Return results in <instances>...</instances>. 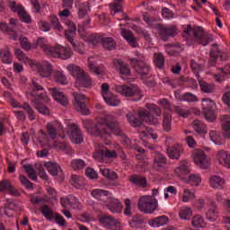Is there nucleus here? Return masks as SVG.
<instances>
[{
  "mask_svg": "<svg viewBox=\"0 0 230 230\" xmlns=\"http://www.w3.org/2000/svg\"><path fill=\"white\" fill-rule=\"evenodd\" d=\"M44 88L40 85V81L37 78L31 80L30 95L34 97L31 101L35 103V109L43 115L50 114V111L43 103L49 102L50 98L46 93H42Z\"/></svg>",
  "mask_w": 230,
  "mask_h": 230,
  "instance_id": "f257e3e1",
  "label": "nucleus"
},
{
  "mask_svg": "<svg viewBox=\"0 0 230 230\" xmlns=\"http://www.w3.org/2000/svg\"><path fill=\"white\" fill-rule=\"evenodd\" d=\"M118 120L115 116L108 115L101 119L91 129V135L107 140L111 137V133L118 127Z\"/></svg>",
  "mask_w": 230,
  "mask_h": 230,
  "instance_id": "f03ea898",
  "label": "nucleus"
},
{
  "mask_svg": "<svg viewBox=\"0 0 230 230\" xmlns=\"http://www.w3.org/2000/svg\"><path fill=\"white\" fill-rule=\"evenodd\" d=\"M126 118L128 119L130 125L134 128L140 127L142 122L155 126L159 124V119L155 116H151L150 112L146 110H141L138 112L135 111H128V113L126 114Z\"/></svg>",
  "mask_w": 230,
  "mask_h": 230,
  "instance_id": "7ed1b4c3",
  "label": "nucleus"
},
{
  "mask_svg": "<svg viewBox=\"0 0 230 230\" xmlns=\"http://www.w3.org/2000/svg\"><path fill=\"white\" fill-rule=\"evenodd\" d=\"M184 33L185 36L193 34L195 40L201 46H207L209 41H213V35L206 33L202 27L192 28L191 25H188Z\"/></svg>",
  "mask_w": 230,
  "mask_h": 230,
  "instance_id": "20e7f679",
  "label": "nucleus"
},
{
  "mask_svg": "<svg viewBox=\"0 0 230 230\" xmlns=\"http://www.w3.org/2000/svg\"><path fill=\"white\" fill-rule=\"evenodd\" d=\"M66 132L70 138V141L75 145H80L84 142V137L82 130H80L77 124H75L72 120L66 119Z\"/></svg>",
  "mask_w": 230,
  "mask_h": 230,
  "instance_id": "39448f33",
  "label": "nucleus"
},
{
  "mask_svg": "<svg viewBox=\"0 0 230 230\" xmlns=\"http://www.w3.org/2000/svg\"><path fill=\"white\" fill-rule=\"evenodd\" d=\"M135 55L138 58H130L129 64L134 67L137 73H138L142 77L147 75L150 71V65L140 58V54L138 51L135 52Z\"/></svg>",
  "mask_w": 230,
  "mask_h": 230,
  "instance_id": "423d86ee",
  "label": "nucleus"
},
{
  "mask_svg": "<svg viewBox=\"0 0 230 230\" xmlns=\"http://www.w3.org/2000/svg\"><path fill=\"white\" fill-rule=\"evenodd\" d=\"M114 90L116 93L119 94L128 98V97H133V96H139L138 99L135 101H140L142 100V93L140 92V89L138 88L137 85L135 84H119L115 85Z\"/></svg>",
  "mask_w": 230,
  "mask_h": 230,
  "instance_id": "0eeeda50",
  "label": "nucleus"
},
{
  "mask_svg": "<svg viewBox=\"0 0 230 230\" xmlns=\"http://www.w3.org/2000/svg\"><path fill=\"white\" fill-rule=\"evenodd\" d=\"M30 66L32 72L37 73L42 78H49L52 74V66L48 61H31Z\"/></svg>",
  "mask_w": 230,
  "mask_h": 230,
  "instance_id": "6e6552de",
  "label": "nucleus"
},
{
  "mask_svg": "<svg viewBox=\"0 0 230 230\" xmlns=\"http://www.w3.org/2000/svg\"><path fill=\"white\" fill-rule=\"evenodd\" d=\"M157 208V201L152 196H142L138 201V209L142 213L152 214Z\"/></svg>",
  "mask_w": 230,
  "mask_h": 230,
  "instance_id": "1a4fd4ad",
  "label": "nucleus"
},
{
  "mask_svg": "<svg viewBox=\"0 0 230 230\" xmlns=\"http://www.w3.org/2000/svg\"><path fill=\"white\" fill-rule=\"evenodd\" d=\"M202 111H204L205 119L209 122H214L217 118L216 102L210 98L201 99Z\"/></svg>",
  "mask_w": 230,
  "mask_h": 230,
  "instance_id": "9d476101",
  "label": "nucleus"
},
{
  "mask_svg": "<svg viewBox=\"0 0 230 230\" xmlns=\"http://www.w3.org/2000/svg\"><path fill=\"white\" fill-rule=\"evenodd\" d=\"M47 55L54 58L67 60L72 58L73 51L69 47L58 45L57 47H52V49H50Z\"/></svg>",
  "mask_w": 230,
  "mask_h": 230,
  "instance_id": "9b49d317",
  "label": "nucleus"
},
{
  "mask_svg": "<svg viewBox=\"0 0 230 230\" xmlns=\"http://www.w3.org/2000/svg\"><path fill=\"white\" fill-rule=\"evenodd\" d=\"M73 96L75 99L74 106H75V110L78 111V112L81 113L82 115L90 114V111L87 108V104H85L87 96L83 93H76V92H75L73 93Z\"/></svg>",
  "mask_w": 230,
  "mask_h": 230,
  "instance_id": "f8f14e48",
  "label": "nucleus"
},
{
  "mask_svg": "<svg viewBox=\"0 0 230 230\" xmlns=\"http://www.w3.org/2000/svg\"><path fill=\"white\" fill-rule=\"evenodd\" d=\"M4 96L7 98L8 102L11 103V105L13 108H19L26 111L27 114H29V119L30 120H34L35 119V114L33 109L30 106L28 102H24L23 105H21L15 99L12 97V94L9 93L8 92H5L4 93Z\"/></svg>",
  "mask_w": 230,
  "mask_h": 230,
  "instance_id": "ddd939ff",
  "label": "nucleus"
},
{
  "mask_svg": "<svg viewBox=\"0 0 230 230\" xmlns=\"http://www.w3.org/2000/svg\"><path fill=\"white\" fill-rule=\"evenodd\" d=\"M193 159H194V164L199 166L200 169H204V170H208L209 165H210V162L208 158V156L206 155V154L199 149H196L193 152Z\"/></svg>",
  "mask_w": 230,
  "mask_h": 230,
  "instance_id": "4468645a",
  "label": "nucleus"
},
{
  "mask_svg": "<svg viewBox=\"0 0 230 230\" xmlns=\"http://www.w3.org/2000/svg\"><path fill=\"white\" fill-rule=\"evenodd\" d=\"M99 222L106 228L112 230H120V222H119L115 217L111 216H102L99 218Z\"/></svg>",
  "mask_w": 230,
  "mask_h": 230,
  "instance_id": "2eb2a0df",
  "label": "nucleus"
},
{
  "mask_svg": "<svg viewBox=\"0 0 230 230\" xmlns=\"http://www.w3.org/2000/svg\"><path fill=\"white\" fill-rule=\"evenodd\" d=\"M64 127L58 120H54L47 124V133L52 140H55L58 132H63Z\"/></svg>",
  "mask_w": 230,
  "mask_h": 230,
  "instance_id": "dca6fc26",
  "label": "nucleus"
},
{
  "mask_svg": "<svg viewBox=\"0 0 230 230\" xmlns=\"http://www.w3.org/2000/svg\"><path fill=\"white\" fill-rule=\"evenodd\" d=\"M206 220L209 221L210 223H216L219 219V210L218 205L215 201L210 202L208 204V210L206 212Z\"/></svg>",
  "mask_w": 230,
  "mask_h": 230,
  "instance_id": "f3484780",
  "label": "nucleus"
},
{
  "mask_svg": "<svg viewBox=\"0 0 230 230\" xmlns=\"http://www.w3.org/2000/svg\"><path fill=\"white\" fill-rule=\"evenodd\" d=\"M108 157V158H116L117 157V153L115 150H108L104 147L97 150L95 153L93 154V158L99 163L103 162V160Z\"/></svg>",
  "mask_w": 230,
  "mask_h": 230,
  "instance_id": "a211bd4d",
  "label": "nucleus"
},
{
  "mask_svg": "<svg viewBox=\"0 0 230 230\" xmlns=\"http://www.w3.org/2000/svg\"><path fill=\"white\" fill-rule=\"evenodd\" d=\"M60 204H62L65 208H71L76 210H82L83 208V204L80 203L79 199L74 196L62 198V199H60Z\"/></svg>",
  "mask_w": 230,
  "mask_h": 230,
  "instance_id": "6ab92c4d",
  "label": "nucleus"
},
{
  "mask_svg": "<svg viewBox=\"0 0 230 230\" xmlns=\"http://www.w3.org/2000/svg\"><path fill=\"white\" fill-rule=\"evenodd\" d=\"M49 92L51 93L54 100L57 101L58 103L63 105L64 107H66L68 105V97L65 93H63L60 89L49 88Z\"/></svg>",
  "mask_w": 230,
  "mask_h": 230,
  "instance_id": "aec40b11",
  "label": "nucleus"
},
{
  "mask_svg": "<svg viewBox=\"0 0 230 230\" xmlns=\"http://www.w3.org/2000/svg\"><path fill=\"white\" fill-rule=\"evenodd\" d=\"M81 38L83 40H84L88 44L92 46H97L102 43L105 37L101 36L99 34L94 35V34L84 33V34H81Z\"/></svg>",
  "mask_w": 230,
  "mask_h": 230,
  "instance_id": "412c9836",
  "label": "nucleus"
},
{
  "mask_svg": "<svg viewBox=\"0 0 230 230\" xmlns=\"http://www.w3.org/2000/svg\"><path fill=\"white\" fill-rule=\"evenodd\" d=\"M218 164L223 165L225 168L230 170V153L225 150L218 151L216 155Z\"/></svg>",
  "mask_w": 230,
  "mask_h": 230,
  "instance_id": "4be33fe9",
  "label": "nucleus"
},
{
  "mask_svg": "<svg viewBox=\"0 0 230 230\" xmlns=\"http://www.w3.org/2000/svg\"><path fill=\"white\" fill-rule=\"evenodd\" d=\"M112 64L114 65L115 68L119 70V74L125 76L131 75V70L129 69V66L121 59L114 58Z\"/></svg>",
  "mask_w": 230,
  "mask_h": 230,
  "instance_id": "5701e85b",
  "label": "nucleus"
},
{
  "mask_svg": "<svg viewBox=\"0 0 230 230\" xmlns=\"http://www.w3.org/2000/svg\"><path fill=\"white\" fill-rule=\"evenodd\" d=\"M183 153V147L181 145H174L167 147V155L169 158L172 160H178Z\"/></svg>",
  "mask_w": 230,
  "mask_h": 230,
  "instance_id": "b1692460",
  "label": "nucleus"
},
{
  "mask_svg": "<svg viewBox=\"0 0 230 230\" xmlns=\"http://www.w3.org/2000/svg\"><path fill=\"white\" fill-rule=\"evenodd\" d=\"M177 33V28L173 25L164 27L160 31V36L164 41H166L168 37H175Z\"/></svg>",
  "mask_w": 230,
  "mask_h": 230,
  "instance_id": "393cba45",
  "label": "nucleus"
},
{
  "mask_svg": "<svg viewBox=\"0 0 230 230\" xmlns=\"http://www.w3.org/2000/svg\"><path fill=\"white\" fill-rule=\"evenodd\" d=\"M92 85L93 80L86 73L75 77V87H91Z\"/></svg>",
  "mask_w": 230,
  "mask_h": 230,
  "instance_id": "a878e982",
  "label": "nucleus"
},
{
  "mask_svg": "<svg viewBox=\"0 0 230 230\" xmlns=\"http://www.w3.org/2000/svg\"><path fill=\"white\" fill-rule=\"evenodd\" d=\"M120 35H122L124 40L128 42L131 48H137V38L133 36L131 31L127 29H121Z\"/></svg>",
  "mask_w": 230,
  "mask_h": 230,
  "instance_id": "bb28decb",
  "label": "nucleus"
},
{
  "mask_svg": "<svg viewBox=\"0 0 230 230\" xmlns=\"http://www.w3.org/2000/svg\"><path fill=\"white\" fill-rule=\"evenodd\" d=\"M221 126L224 137L230 139V116H221Z\"/></svg>",
  "mask_w": 230,
  "mask_h": 230,
  "instance_id": "cd10ccee",
  "label": "nucleus"
},
{
  "mask_svg": "<svg viewBox=\"0 0 230 230\" xmlns=\"http://www.w3.org/2000/svg\"><path fill=\"white\" fill-rule=\"evenodd\" d=\"M169 220L167 216H158L155 219L149 221V225L153 228H159L168 224Z\"/></svg>",
  "mask_w": 230,
  "mask_h": 230,
  "instance_id": "c85d7f7f",
  "label": "nucleus"
},
{
  "mask_svg": "<svg viewBox=\"0 0 230 230\" xmlns=\"http://www.w3.org/2000/svg\"><path fill=\"white\" fill-rule=\"evenodd\" d=\"M210 187L216 190H221L225 186V180L220 176L213 175L209 181Z\"/></svg>",
  "mask_w": 230,
  "mask_h": 230,
  "instance_id": "c756f323",
  "label": "nucleus"
},
{
  "mask_svg": "<svg viewBox=\"0 0 230 230\" xmlns=\"http://www.w3.org/2000/svg\"><path fill=\"white\" fill-rule=\"evenodd\" d=\"M110 191L102 189H93L91 191L92 197L95 198L99 201H105V198L109 197Z\"/></svg>",
  "mask_w": 230,
  "mask_h": 230,
  "instance_id": "7c9ffc66",
  "label": "nucleus"
},
{
  "mask_svg": "<svg viewBox=\"0 0 230 230\" xmlns=\"http://www.w3.org/2000/svg\"><path fill=\"white\" fill-rule=\"evenodd\" d=\"M199 83L202 93L207 94L215 93L216 86L214 84H209L202 79H199Z\"/></svg>",
  "mask_w": 230,
  "mask_h": 230,
  "instance_id": "2f4dec72",
  "label": "nucleus"
},
{
  "mask_svg": "<svg viewBox=\"0 0 230 230\" xmlns=\"http://www.w3.org/2000/svg\"><path fill=\"white\" fill-rule=\"evenodd\" d=\"M102 98L108 105L112 107H117L121 103V100L119 99L114 93H109L108 95L102 96Z\"/></svg>",
  "mask_w": 230,
  "mask_h": 230,
  "instance_id": "473e14b6",
  "label": "nucleus"
},
{
  "mask_svg": "<svg viewBox=\"0 0 230 230\" xmlns=\"http://www.w3.org/2000/svg\"><path fill=\"white\" fill-rule=\"evenodd\" d=\"M122 208V203L118 199H112V200L108 204V209L112 213H121Z\"/></svg>",
  "mask_w": 230,
  "mask_h": 230,
  "instance_id": "72a5a7b5",
  "label": "nucleus"
},
{
  "mask_svg": "<svg viewBox=\"0 0 230 230\" xmlns=\"http://www.w3.org/2000/svg\"><path fill=\"white\" fill-rule=\"evenodd\" d=\"M129 182L140 188H146V186L147 185V180H146L145 177L140 175H131L129 178Z\"/></svg>",
  "mask_w": 230,
  "mask_h": 230,
  "instance_id": "f704fd0d",
  "label": "nucleus"
},
{
  "mask_svg": "<svg viewBox=\"0 0 230 230\" xmlns=\"http://www.w3.org/2000/svg\"><path fill=\"white\" fill-rule=\"evenodd\" d=\"M0 59L4 64H12L13 63V56L8 48H4L0 49Z\"/></svg>",
  "mask_w": 230,
  "mask_h": 230,
  "instance_id": "c9c22d12",
  "label": "nucleus"
},
{
  "mask_svg": "<svg viewBox=\"0 0 230 230\" xmlns=\"http://www.w3.org/2000/svg\"><path fill=\"white\" fill-rule=\"evenodd\" d=\"M163 129L165 132H170L172 130V114L168 112H164L163 116Z\"/></svg>",
  "mask_w": 230,
  "mask_h": 230,
  "instance_id": "e433bc0d",
  "label": "nucleus"
},
{
  "mask_svg": "<svg viewBox=\"0 0 230 230\" xmlns=\"http://www.w3.org/2000/svg\"><path fill=\"white\" fill-rule=\"evenodd\" d=\"M129 226L132 229H142L145 228V221L143 217H133L129 221Z\"/></svg>",
  "mask_w": 230,
  "mask_h": 230,
  "instance_id": "4c0bfd02",
  "label": "nucleus"
},
{
  "mask_svg": "<svg viewBox=\"0 0 230 230\" xmlns=\"http://www.w3.org/2000/svg\"><path fill=\"white\" fill-rule=\"evenodd\" d=\"M45 166H46L49 173L54 177H57L58 172L61 170L60 165H58L57 163H53V162H47Z\"/></svg>",
  "mask_w": 230,
  "mask_h": 230,
  "instance_id": "58836bf2",
  "label": "nucleus"
},
{
  "mask_svg": "<svg viewBox=\"0 0 230 230\" xmlns=\"http://www.w3.org/2000/svg\"><path fill=\"white\" fill-rule=\"evenodd\" d=\"M70 182L76 189L84 188L85 185L84 177L80 175H71Z\"/></svg>",
  "mask_w": 230,
  "mask_h": 230,
  "instance_id": "ea45409f",
  "label": "nucleus"
},
{
  "mask_svg": "<svg viewBox=\"0 0 230 230\" xmlns=\"http://www.w3.org/2000/svg\"><path fill=\"white\" fill-rule=\"evenodd\" d=\"M53 78L56 83L62 85H66L68 84L66 75L63 73V71H55L53 74Z\"/></svg>",
  "mask_w": 230,
  "mask_h": 230,
  "instance_id": "a19ab883",
  "label": "nucleus"
},
{
  "mask_svg": "<svg viewBox=\"0 0 230 230\" xmlns=\"http://www.w3.org/2000/svg\"><path fill=\"white\" fill-rule=\"evenodd\" d=\"M101 45L104 49L108 51H112L116 48V42L114 38H104Z\"/></svg>",
  "mask_w": 230,
  "mask_h": 230,
  "instance_id": "79ce46f5",
  "label": "nucleus"
},
{
  "mask_svg": "<svg viewBox=\"0 0 230 230\" xmlns=\"http://www.w3.org/2000/svg\"><path fill=\"white\" fill-rule=\"evenodd\" d=\"M67 70L69 71L71 75H73L74 78H76L85 74L84 70H82V68L79 67V66L74 64L68 65Z\"/></svg>",
  "mask_w": 230,
  "mask_h": 230,
  "instance_id": "37998d69",
  "label": "nucleus"
},
{
  "mask_svg": "<svg viewBox=\"0 0 230 230\" xmlns=\"http://www.w3.org/2000/svg\"><path fill=\"white\" fill-rule=\"evenodd\" d=\"M209 137L211 142L215 143L216 146H222V144H224V141L220 133L217 130H210Z\"/></svg>",
  "mask_w": 230,
  "mask_h": 230,
  "instance_id": "c03bdc74",
  "label": "nucleus"
},
{
  "mask_svg": "<svg viewBox=\"0 0 230 230\" xmlns=\"http://www.w3.org/2000/svg\"><path fill=\"white\" fill-rule=\"evenodd\" d=\"M221 56V52L218 49V46L216 44L212 46L211 51H210V65L215 66L216 61L218 59V58Z\"/></svg>",
  "mask_w": 230,
  "mask_h": 230,
  "instance_id": "a18cd8bd",
  "label": "nucleus"
},
{
  "mask_svg": "<svg viewBox=\"0 0 230 230\" xmlns=\"http://www.w3.org/2000/svg\"><path fill=\"white\" fill-rule=\"evenodd\" d=\"M192 217V210L189 207H182L179 210V217L181 220H190Z\"/></svg>",
  "mask_w": 230,
  "mask_h": 230,
  "instance_id": "49530a36",
  "label": "nucleus"
},
{
  "mask_svg": "<svg viewBox=\"0 0 230 230\" xmlns=\"http://www.w3.org/2000/svg\"><path fill=\"white\" fill-rule=\"evenodd\" d=\"M174 173H176L179 178L182 179L186 174L190 173L189 165H186V164H180L174 169Z\"/></svg>",
  "mask_w": 230,
  "mask_h": 230,
  "instance_id": "de8ad7c7",
  "label": "nucleus"
},
{
  "mask_svg": "<svg viewBox=\"0 0 230 230\" xmlns=\"http://www.w3.org/2000/svg\"><path fill=\"white\" fill-rule=\"evenodd\" d=\"M192 127L194 131L199 134H206L208 133V128L201 120H194Z\"/></svg>",
  "mask_w": 230,
  "mask_h": 230,
  "instance_id": "09e8293b",
  "label": "nucleus"
},
{
  "mask_svg": "<svg viewBox=\"0 0 230 230\" xmlns=\"http://www.w3.org/2000/svg\"><path fill=\"white\" fill-rule=\"evenodd\" d=\"M122 2L123 0H115L114 3L110 4V10L113 16H115L116 13L122 12Z\"/></svg>",
  "mask_w": 230,
  "mask_h": 230,
  "instance_id": "8fccbe9b",
  "label": "nucleus"
},
{
  "mask_svg": "<svg viewBox=\"0 0 230 230\" xmlns=\"http://www.w3.org/2000/svg\"><path fill=\"white\" fill-rule=\"evenodd\" d=\"M14 56L16 58V59H18L20 62L23 63V64H31V62H32L33 60H31L29 58V57H27L24 52L22 50H21L20 49H15L14 51Z\"/></svg>",
  "mask_w": 230,
  "mask_h": 230,
  "instance_id": "3c124183",
  "label": "nucleus"
},
{
  "mask_svg": "<svg viewBox=\"0 0 230 230\" xmlns=\"http://www.w3.org/2000/svg\"><path fill=\"white\" fill-rule=\"evenodd\" d=\"M40 47L43 52L47 55L49 53L50 50H53V47L48 45L45 43V39L44 38H39L36 41V48Z\"/></svg>",
  "mask_w": 230,
  "mask_h": 230,
  "instance_id": "603ef678",
  "label": "nucleus"
},
{
  "mask_svg": "<svg viewBox=\"0 0 230 230\" xmlns=\"http://www.w3.org/2000/svg\"><path fill=\"white\" fill-rule=\"evenodd\" d=\"M100 172H101L102 175L106 179H109L111 181H115L118 179L117 172L114 171H111L108 168H101Z\"/></svg>",
  "mask_w": 230,
  "mask_h": 230,
  "instance_id": "864d4df0",
  "label": "nucleus"
},
{
  "mask_svg": "<svg viewBox=\"0 0 230 230\" xmlns=\"http://www.w3.org/2000/svg\"><path fill=\"white\" fill-rule=\"evenodd\" d=\"M166 163V157L164 155L161 153H156L155 156V168H161L165 165Z\"/></svg>",
  "mask_w": 230,
  "mask_h": 230,
  "instance_id": "5fc2aeb1",
  "label": "nucleus"
},
{
  "mask_svg": "<svg viewBox=\"0 0 230 230\" xmlns=\"http://www.w3.org/2000/svg\"><path fill=\"white\" fill-rule=\"evenodd\" d=\"M49 22H51V26L55 31L58 32H62L64 31L63 26L61 25L60 22L58 21L56 15H51L49 17Z\"/></svg>",
  "mask_w": 230,
  "mask_h": 230,
  "instance_id": "6e6d98bb",
  "label": "nucleus"
},
{
  "mask_svg": "<svg viewBox=\"0 0 230 230\" xmlns=\"http://www.w3.org/2000/svg\"><path fill=\"white\" fill-rule=\"evenodd\" d=\"M154 62L158 69H163V67L164 66L165 59L161 52H157L155 54Z\"/></svg>",
  "mask_w": 230,
  "mask_h": 230,
  "instance_id": "4d7b16f0",
  "label": "nucleus"
},
{
  "mask_svg": "<svg viewBox=\"0 0 230 230\" xmlns=\"http://www.w3.org/2000/svg\"><path fill=\"white\" fill-rule=\"evenodd\" d=\"M87 166V164L82 159H74L71 161V168L73 170H84Z\"/></svg>",
  "mask_w": 230,
  "mask_h": 230,
  "instance_id": "13d9d810",
  "label": "nucleus"
},
{
  "mask_svg": "<svg viewBox=\"0 0 230 230\" xmlns=\"http://www.w3.org/2000/svg\"><path fill=\"white\" fill-rule=\"evenodd\" d=\"M88 66H90V69L95 73L96 75H101L104 72L103 66H96L95 64L93 61V58H88Z\"/></svg>",
  "mask_w": 230,
  "mask_h": 230,
  "instance_id": "bf43d9fd",
  "label": "nucleus"
},
{
  "mask_svg": "<svg viewBox=\"0 0 230 230\" xmlns=\"http://www.w3.org/2000/svg\"><path fill=\"white\" fill-rule=\"evenodd\" d=\"M146 108L147 109V111H149L150 115L151 113H153L155 114L157 117L162 116V110L159 106H156L154 103H146Z\"/></svg>",
  "mask_w": 230,
  "mask_h": 230,
  "instance_id": "052dcab7",
  "label": "nucleus"
},
{
  "mask_svg": "<svg viewBox=\"0 0 230 230\" xmlns=\"http://www.w3.org/2000/svg\"><path fill=\"white\" fill-rule=\"evenodd\" d=\"M191 225L196 228H203L205 226V221L202 216L197 215L193 217Z\"/></svg>",
  "mask_w": 230,
  "mask_h": 230,
  "instance_id": "680f3d73",
  "label": "nucleus"
},
{
  "mask_svg": "<svg viewBox=\"0 0 230 230\" xmlns=\"http://www.w3.org/2000/svg\"><path fill=\"white\" fill-rule=\"evenodd\" d=\"M195 199L194 192L190 189H184L183 190V195H182V202L187 203L189 201H192Z\"/></svg>",
  "mask_w": 230,
  "mask_h": 230,
  "instance_id": "e2e57ef3",
  "label": "nucleus"
},
{
  "mask_svg": "<svg viewBox=\"0 0 230 230\" xmlns=\"http://www.w3.org/2000/svg\"><path fill=\"white\" fill-rule=\"evenodd\" d=\"M174 111L184 119L190 115V111L185 106H174Z\"/></svg>",
  "mask_w": 230,
  "mask_h": 230,
  "instance_id": "0e129e2a",
  "label": "nucleus"
},
{
  "mask_svg": "<svg viewBox=\"0 0 230 230\" xmlns=\"http://www.w3.org/2000/svg\"><path fill=\"white\" fill-rule=\"evenodd\" d=\"M8 7L10 8L11 11L14 13H20V12L24 11V7L19 4H17L14 1H9L8 2Z\"/></svg>",
  "mask_w": 230,
  "mask_h": 230,
  "instance_id": "69168bd1",
  "label": "nucleus"
},
{
  "mask_svg": "<svg viewBox=\"0 0 230 230\" xmlns=\"http://www.w3.org/2000/svg\"><path fill=\"white\" fill-rule=\"evenodd\" d=\"M180 101L186 102H198V97L194 93H186L181 95Z\"/></svg>",
  "mask_w": 230,
  "mask_h": 230,
  "instance_id": "338daca9",
  "label": "nucleus"
},
{
  "mask_svg": "<svg viewBox=\"0 0 230 230\" xmlns=\"http://www.w3.org/2000/svg\"><path fill=\"white\" fill-rule=\"evenodd\" d=\"M24 170L26 171L27 174H29V177L32 181H37V173L36 171H34L33 167H31V164L23 165Z\"/></svg>",
  "mask_w": 230,
  "mask_h": 230,
  "instance_id": "774afa93",
  "label": "nucleus"
}]
</instances>
